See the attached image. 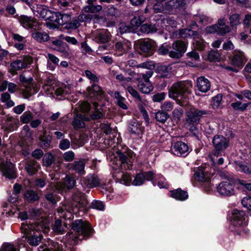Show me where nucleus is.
I'll return each instance as SVG.
<instances>
[{
  "label": "nucleus",
  "instance_id": "nucleus-1",
  "mask_svg": "<svg viewBox=\"0 0 251 251\" xmlns=\"http://www.w3.org/2000/svg\"><path fill=\"white\" fill-rule=\"evenodd\" d=\"M41 211L39 209H33L31 212L32 216L36 219L34 224L31 222L29 224L22 223L21 229L22 233L25 235V240L27 243L32 246H37L41 242L42 236L39 232L41 230L45 233H47L50 230V224L49 220L39 218Z\"/></svg>",
  "mask_w": 251,
  "mask_h": 251
},
{
  "label": "nucleus",
  "instance_id": "nucleus-2",
  "mask_svg": "<svg viewBox=\"0 0 251 251\" xmlns=\"http://www.w3.org/2000/svg\"><path fill=\"white\" fill-rule=\"evenodd\" d=\"M72 204H64L58 208L59 216L66 220H71L73 214H77L80 211L87 210L88 201L83 193L77 191L72 196Z\"/></svg>",
  "mask_w": 251,
  "mask_h": 251
},
{
  "label": "nucleus",
  "instance_id": "nucleus-3",
  "mask_svg": "<svg viewBox=\"0 0 251 251\" xmlns=\"http://www.w3.org/2000/svg\"><path fill=\"white\" fill-rule=\"evenodd\" d=\"M192 87V83L190 81L177 82L173 84L169 90V97L183 105L186 102V94L190 93L189 89Z\"/></svg>",
  "mask_w": 251,
  "mask_h": 251
},
{
  "label": "nucleus",
  "instance_id": "nucleus-4",
  "mask_svg": "<svg viewBox=\"0 0 251 251\" xmlns=\"http://www.w3.org/2000/svg\"><path fill=\"white\" fill-rule=\"evenodd\" d=\"M231 230L239 235H243L248 232L247 228V220L245 213L241 210L234 209L232 211L230 216Z\"/></svg>",
  "mask_w": 251,
  "mask_h": 251
},
{
  "label": "nucleus",
  "instance_id": "nucleus-5",
  "mask_svg": "<svg viewBox=\"0 0 251 251\" xmlns=\"http://www.w3.org/2000/svg\"><path fill=\"white\" fill-rule=\"evenodd\" d=\"M72 226L75 233L70 234L69 238L74 241V243H76L77 240L89 237L93 231L89 223L82 220L75 221Z\"/></svg>",
  "mask_w": 251,
  "mask_h": 251
},
{
  "label": "nucleus",
  "instance_id": "nucleus-6",
  "mask_svg": "<svg viewBox=\"0 0 251 251\" xmlns=\"http://www.w3.org/2000/svg\"><path fill=\"white\" fill-rule=\"evenodd\" d=\"M134 156V153L130 150L125 152L119 151L116 155H111L109 159L115 165L113 167L114 169L126 170L131 169Z\"/></svg>",
  "mask_w": 251,
  "mask_h": 251
},
{
  "label": "nucleus",
  "instance_id": "nucleus-7",
  "mask_svg": "<svg viewBox=\"0 0 251 251\" xmlns=\"http://www.w3.org/2000/svg\"><path fill=\"white\" fill-rule=\"evenodd\" d=\"M0 172L2 176L9 179L16 177L15 166L10 161L9 155L5 152L0 153Z\"/></svg>",
  "mask_w": 251,
  "mask_h": 251
},
{
  "label": "nucleus",
  "instance_id": "nucleus-8",
  "mask_svg": "<svg viewBox=\"0 0 251 251\" xmlns=\"http://www.w3.org/2000/svg\"><path fill=\"white\" fill-rule=\"evenodd\" d=\"M165 0H155L156 3L153 6L155 12L171 11L176 9L183 8L185 4V0H171L165 3L164 6H160L158 3Z\"/></svg>",
  "mask_w": 251,
  "mask_h": 251
},
{
  "label": "nucleus",
  "instance_id": "nucleus-9",
  "mask_svg": "<svg viewBox=\"0 0 251 251\" xmlns=\"http://www.w3.org/2000/svg\"><path fill=\"white\" fill-rule=\"evenodd\" d=\"M152 75L151 71L146 72L138 75L137 80L138 81V88L140 91L144 94H149L153 89V86L149 78Z\"/></svg>",
  "mask_w": 251,
  "mask_h": 251
},
{
  "label": "nucleus",
  "instance_id": "nucleus-10",
  "mask_svg": "<svg viewBox=\"0 0 251 251\" xmlns=\"http://www.w3.org/2000/svg\"><path fill=\"white\" fill-rule=\"evenodd\" d=\"M212 144L215 149L213 152V156L217 157L223 151L226 150L229 146V140L223 135H216L214 136L212 139ZM211 159L214 162V157Z\"/></svg>",
  "mask_w": 251,
  "mask_h": 251
},
{
  "label": "nucleus",
  "instance_id": "nucleus-11",
  "mask_svg": "<svg viewBox=\"0 0 251 251\" xmlns=\"http://www.w3.org/2000/svg\"><path fill=\"white\" fill-rule=\"evenodd\" d=\"M54 18H55L54 21L56 24L62 25H66L65 28L67 29H75L80 25L79 22L76 20L71 21V17L69 14L54 13Z\"/></svg>",
  "mask_w": 251,
  "mask_h": 251
},
{
  "label": "nucleus",
  "instance_id": "nucleus-12",
  "mask_svg": "<svg viewBox=\"0 0 251 251\" xmlns=\"http://www.w3.org/2000/svg\"><path fill=\"white\" fill-rule=\"evenodd\" d=\"M75 184V181L73 177L66 176L63 181L58 182L53 186L50 185L48 187L47 190H52L53 188H55L58 193L62 194L72 188Z\"/></svg>",
  "mask_w": 251,
  "mask_h": 251
},
{
  "label": "nucleus",
  "instance_id": "nucleus-13",
  "mask_svg": "<svg viewBox=\"0 0 251 251\" xmlns=\"http://www.w3.org/2000/svg\"><path fill=\"white\" fill-rule=\"evenodd\" d=\"M208 113L204 110H201L195 108H191L186 112V124L189 125L198 124L199 123L201 117L203 115Z\"/></svg>",
  "mask_w": 251,
  "mask_h": 251
},
{
  "label": "nucleus",
  "instance_id": "nucleus-14",
  "mask_svg": "<svg viewBox=\"0 0 251 251\" xmlns=\"http://www.w3.org/2000/svg\"><path fill=\"white\" fill-rule=\"evenodd\" d=\"M154 178V173L152 171L141 172L136 174L132 184L134 186H140L143 184L146 180H147L152 181L153 185H154V182L153 181Z\"/></svg>",
  "mask_w": 251,
  "mask_h": 251
},
{
  "label": "nucleus",
  "instance_id": "nucleus-15",
  "mask_svg": "<svg viewBox=\"0 0 251 251\" xmlns=\"http://www.w3.org/2000/svg\"><path fill=\"white\" fill-rule=\"evenodd\" d=\"M217 191L223 196H231L235 194L234 185L229 181L221 182L217 187Z\"/></svg>",
  "mask_w": 251,
  "mask_h": 251
},
{
  "label": "nucleus",
  "instance_id": "nucleus-16",
  "mask_svg": "<svg viewBox=\"0 0 251 251\" xmlns=\"http://www.w3.org/2000/svg\"><path fill=\"white\" fill-rule=\"evenodd\" d=\"M173 50L170 51L169 56L171 58H179L186 51V45L180 41H176L172 44Z\"/></svg>",
  "mask_w": 251,
  "mask_h": 251
},
{
  "label": "nucleus",
  "instance_id": "nucleus-17",
  "mask_svg": "<svg viewBox=\"0 0 251 251\" xmlns=\"http://www.w3.org/2000/svg\"><path fill=\"white\" fill-rule=\"evenodd\" d=\"M172 153L178 156L185 157L190 152L188 145L182 141L175 143L171 149Z\"/></svg>",
  "mask_w": 251,
  "mask_h": 251
},
{
  "label": "nucleus",
  "instance_id": "nucleus-18",
  "mask_svg": "<svg viewBox=\"0 0 251 251\" xmlns=\"http://www.w3.org/2000/svg\"><path fill=\"white\" fill-rule=\"evenodd\" d=\"M32 62V58L28 55H26L12 61L11 63V66L15 70H20L27 68Z\"/></svg>",
  "mask_w": 251,
  "mask_h": 251
},
{
  "label": "nucleus",
  "instance_id": "nucleus-19",
  "mask_svg": "<svg viewBox=\"0 0 251 251\" xmlns=\"http://www.w3.org/2000/svg\"><path fill=\"white\" fill-rule=\"evenodd\" d=\"M0 251H27V249L23 241L19 240L15 245L11 243L3 244Z\"/></svg>",
  "mask_w": 251,
  "mask_h": 251
},
{
  "label": "nucleus",
  "instance_id": "nucleus-20",
  "mask_svg": "<svg viewBox=\"0 0 251 251\" xmlns=\"http://www.w3.org/2000/svg\"><path fill=\"white\" fill-rule=\"evenodd\" d=\"M92 34L96 42L100 43L107 42L110 37V32L104 29L96 30Z\"/></svg>",
  "mask_w": 251,
  "mask_h": 251
},
{
  "label": "nucleus",
  "instance_id": "nucleus-21",
  "mask_svg": "<svg viewBox=\"0 0 251 251\" xmlns=\"http://www.w3.org/2000/svg\"><path fill=\"white\" fill-rule=\"evenodd\" d=\"M34 14L45 20H49L51 18H54V13L44 5L38 6L34 11Z\"/></svg>",
  "mask_w": 251,
  "mask_h": 251
},
{
  "label": "nucleus",
  "instance_id": "nucleus-22",
  "mask_svg": "<svg viewBox=\"0 0 251 251\" xmlns=\"http://www.w3.org/2000/svg\"><path fill=\"white\" fill-rule=\"evenodd\" d=\"M19 21L21 25L26 29L35 28L38 24L34 18L25 15L19 17Z\"/></svg>",
  "mask_w": 251,
  "mask_h": 251
},
{
  "label": "nucleus",
  "instance_id": "nucleus-23",
  "mask_svg": "<svg viewBox=\"0 0 251 251\" xmlns=\"http://www.w3.org/2000/svg\"><path fill=\"white\" fill-rule=\"evenodd\" d=\"M206 168L203 167H200L195 170V178L200 182L208 181L210 178L211 175L207 173Z\"/></svg>",
  "mask_w": 251,
  "mask_h": 251
},
{
  "label": "nucleus",
  "instance_id": "nucleus-24",
  "mask_svg": "<svg viewBox=\"0 0 251 251\" xmlns=\"http://www.w3.org/2000/svg\"><path fill=\"white\" fill-rule=\"evenodd\" d=\"M85 166V162L83 160H79L69 164L67 168L69 170L74 171L78 175L82 176L85 173L84 170Z\"/></svg>",
  "mask_w": 251,
  "mask_h": 251
},
{
  "label": "nucleus",
  "instance_id": "nucleus-25",
  "mask_svg": "<svg viewBox=\"0 0 251 251\" xmlns=\"http://www.w3.org/2000/svg\"><path fill=\"white\" fill-rule=\"evenodd\" d=\"M86 94L88 97L98 99L99 97H101L103 92L99 86L94 84L87 87Z\"/></svg>",
  "mask_w": 251,
  "mask_h": 251
},
{
  "label": "nucleus",
  "instance_id": "nucleus-26",
  "mask_svg": "<svg viewBox=\"0 0 251 251\" xmlns=\"http://www.w3.org/2000/svg\"><path fill=\"white\" fill-rule=\"evenodd\" d=\"M197 86L199 91L206 93L210 89L211 84L208 79L204 76H200L197 78Z\"/></svg>",
  "mask_w": 251,
  "mask_h": 251
},
{
  "label": "nucleus",
  "instance_id": "nucleus-27",
  "mask_svg": "<svg viewBox=\"0 0 251 251\" xmlns=\"http://www.w3.org/2000/svg\"><path fill=\"white\" fill-rule=\"evenodd\" d=\"M83 183L88 188L98 186L100 184V180L95 175L90 174L83 178Z\"/></svg>",
  "mask_w": 251,
  "mask_h": 251
},
{
  "label": "nucleus",
  "instance_id": "nucleus-28",
  "mask_svg": "<svg viewBox=\"0 0 251 251\" xmlns=\"http://www.w3.org/2000/svg\"><path fill=\"white\" fill-rule=\"evenodd\" d=\"M129 130L134 134H139L143 131V128L141 126V122L135 119L130 121L129 126Z\"/></svg>",
  "mask_w": 251,
  "mask_h": 251
},
{
  "label": "nucleus",
  "instance_id": "nucleus-29",
  "mask_svg": "<svg viewBox=\"0 0 251 251\" xmlns=\"http://www.w3.org/2000/svg\"><path fill=\"white\" fill-rule=\"evenodd\" d=\"M154 46V42L152 40L147 39L140 42V48L143 52L152 53Z\"/></svg>",
  "mask_w": 251,
  "mask_h": 251
},
{
  "label": "nucleus",
  "instance_id": "nucleus-30",
  "mask_svg": "<svg viewBox=\"0 0 251 251\" xmlns=\"http://www.w3.org/2000/svg\"><path fill=\"white\" fill-rule=\"evenodd\" d=\"M170 196L178 201H185L187 199L188 195L187 192L180 189H177L170 192Z\"/></svg>",
  "mask_w": 251,
  "mask_h": 251
},
{
  "label": "nucleus",
  "instance_id": "nucleus-31",
  "mask_svg": "<svg viewBox=\"0 0 251 251\" xmlns=\"http://www.w3.org/2000/svg\"><path fill=\"white\" fill-rule=\"evenodd\" d=\"M76 114V117L74 119L73 121V125L75 129H78L80 128L84 127L85 126V121H89V118L85 117L82 116L81 114Z\"/></svg>",
  "mask_w": 251,
  "mask_h": 251
},
{
  "label": "nucleus",
  "instance_id": "nucleus-32",
  "mask_svg": "<svg viewBox=\"0 0 251 251\" xmlns=\"http://www.w3.org/2000/svg\"><path fill=\"white\" fill-rule=\"evenodd\" d=\"M226 19L224 17L218 20L217 25L218 27V34L224 35L230 31L229 26L226 25Z\"/></svg>",
  "mask_w": 251,
  "mask_h": 251
},
{
  "label": "nucleus",
  "instance_id": "nucleus-33",
  "mask_svg": "<svg viewBox=\"0 0 251 251\" xmlns=\"http://www.w3.org/2000/svg\"><path fill=\"white\" fill-rule=\"evenodd\" d=\"M40 168V165L35 161H30L26 164L25 169L28 175H33L36 174Z\"/></svg>",
  "mask_w": 251,
  "mask_h": 251
},
{
  "label": "nucleus",
  "instance_id": "nucleus-34",
  "mask_svg": "<svg viewBox=\"0 0 251 251\" xmlns=\"http://www.w3.org/2000/svg\"><path fill=\"white\" fill-rule=\"evenodd\" d=\"M198 33L196 31H194L190 29L184 28L179 30V35L180 37L183 39H187L188 38H193L194 40L195 38L198 37Z\"/></svg>",
  "mask_w": 251,
  "mask_h": 251
},
{
  "label": "nucleus",
  "instance_id": "nucleus-35",
  "mask_svg": "<svg viewBox=\"0 0 251 251\" xmlns=\"http://www.w3.org/2000/svg\"><path fill=\"white\" fill-rule=\"evenodd\" d=\"M24 199L30 202H33L39 200V197L37 193L32 190L28 189L24 194Z\"/></svg>",
  "mask_w": 251,
  "mask_h": 251
},
{
  "label": "nucleus",
  "instance_id": "nucleus-36",
  "mask_svg": "<svg viewBox=\"0 0 251 251\" xmlns=\"http://www.w3.org/2000/svg\"><path fill=\"white\" fill-rule=\"evenodd\" d=\"M244 59V55L242 52L240 51L235 50L234 51V56L232 59V62L233 65L237 66H242Z\"/></svg>",
  "mask_w": 251,
  "mask_h": 251
},
{
  "label": "nucleus",
  "instance_id": "nucleus-37",
  "mask_svg": "<svg viewBox=\"0 0 251 251\" xmlns=\"http://www.w3.org/2000/svg\"><path fill=\"white\" fill-rule=\"evenodd\" d=\"M32 37L39 42L47 41L49 39V35L44 31H35L32 33Z\"/></svg>",
  "mask_w": 251,
  "mask_h": 251
},
{
  "label": "nucleus",
  "instance_id": "nucleus-38",
  "mask_svg": "<svg viewBox=\"0 0 251 251\" xmlns=\"http://www.w3.org/2000/svg\"><path fill=\"white\" fill-rule=\"evenodd\" d=\"M40 246L39 251H64L63 249V246L58 243L52 242V241L49 245V247L44 249Z\"/></svg>",
  "mask_w": 251,
  "mask_h": 251
},
{
  "label": "nucleus",
  "instance_id": "nucleus-39",
  "mask_svg": "<svg viewBox=\"0 0 251 251\" xmlns=\"http://www.w3.org/2000/svg\"><path fill=\"white\" fill-rule=\"evenodd\" d=\"M193 43L195 48L199 50H204L207 45V43L201 38L199 34H198L197 38H195Z\"/></svg>",
  "mask_w": 251,
  "mask_h": 251
},
{
  "label": "nucleus",
  "instance_id": "nucleus-40",
  "mask_svg": "<svg viewBox=\"0 0 251 251\" xmlns=\"http://www.w3.org/2000/svg\"><path fill=\"white\" fill-rule=\"evenodd\" d=\"M47 57L48 58V67L50 70H53L55 68V65L58 64L59 59L51 53H48Z\"/></svg>",
  "mask_w": 251,
  "mask_h": 251
},
{
  "label": "nucleus",
  "instance_id": "nucleus-41",
  "mask_svg": "<svg viewBox=\"0 0 251 251\" xmlns=\"http://www.w3.org/2000/svg\"><path fill=\"white\" fill-rule=\"evenodd\" d=\"M114 96L117 100V104L120 108L123 109L128 108L126 99L122 97L119 92H115Z\"/></svg>",
  "mask_w": 251,
  "mask_h": 251
},
{
  "label": "nucleus",
  "instance_id": "nucleus-42",
  "mask_svg": "<svg viewBox=\"0 0 251 251\" xmlns=\"http://www.w3.org/2000/svg\"><path fill=\"white\" fill-rule=\"evenodd\" d=\"M230 25L232 29L236 28V26L241 24L240 15L239 14H234L229 18Z\"/></svg>",
  "mask_w": 251,
  "mask_h": 251
},
{
  "label": "nucleus",
  "instance_id": "nucleus-43",
  "mask_svg": "<svg viewBox=\"0 0 251 251\" xmlns=\"http://www.w3.org/2000/svg\"><path fill=\"white\" fill-rule=\"evenodd\" d=\"M101 9L102 6L100 5L90 4L84 7L82 11L86 13H94L100 11Z\"/></svg>",
  "mask_w": 251,
  "mask_h": 251
},
{
  "label": "nucleus",
  "instance_id": "nucleus-44",
  "mask_svg": "<svg viewBox=\"0 0 251 251\" xmlns=\"http://www.w3.org/2000/svg\"><path fill=\"white\" fill-rule=\"evenodd\" d=\"M76 106L75 110H79L83 113H87L90 109V104L85 101L79 102Z\"/></svg>",
  "mask_w": 251,
  "mask_h": 251
},
{
  "label": "nucleus",
  "instance_id": "nucleus-45",
  "mask_svg": "<svg viewBox=\"0 0 251 251\" xmlns=\"http://www.w3.org/2000/svg\"><path fill=\"white\" fill-rule=\"evenodd\" d=\"M140 30L143 33L149 34L156 32L157 28L153 25L146 24L141 25Z\"/></svg>",
  "mask_w": 251,
  "mask_h": 251
},
{
  "label": "nucleus",
  "instance_id": "nucleus-46",
  "mask_svg": "<svg viewBox=\"0 0 251 251\" xmlns=\"http://www.w3.org/2000/svg\"><path fill=\"white\" fill-rule=\"evenodd\" d=\"M1 100L5 103L8 107H12L14 105V102L11 100L10 96L8 93H3L1 94Z\"/></svg>",
  "mask_w": 251,
  "mask_h": 251
},
{
  "label": "nucleus",
  "instance_id": "nucleus-47",
  "mask_svg": "<svg viewBox=\"0 0 251 251\" xmlns=\"http://www.w3.org/2000/svg\"><path fill=\"white\" fill-rule=\"evenodd\" d=\"M250 103H242L240 101H237L234 102H232L231 104V106L235 110H240V111H244L247 109Z\"/></svg>",
  "mask_w": 251,
  "mask_h": 251
},
{
  "label": "nucleus",
  "instance_id": "nucleus-48",
  "mask_svg": "<svg viewBox=\"0 0 251 251\" xmlns=\"http://www.w3.org/2000/svg\"><path fill=\"white\" fill-rule=\"evenodd\" d=\"M146 18L143 15L135 16L131 20V25L133 26H139L145 21Z\"/></svg>",
  "mask_w": 251,
  "mask_h": 251
},
{
  "label": "nucleus",
  "instance_id": "nucleus-49",
  "mask_svg": "<svg viewBox=\"0 0 251 251\" xmlns=\"http://www.w3.org/2000/svg\"><path fill=\"white\" fill-rule=\"evenodd\" d=\"M222 97L223 95L221 94H219L212 98L211 105L213 108L217 109L220 106Z\"/></svg>",
  "mask_w": 251,
  "mask_h": 251
},
{
  "label": "nucleus",
  "instance_id": "nucleus-50",
  "mask_svg": "<svg viewBox=\"0 0 251 251\" xmlns=\"http://www.w3.org/2000/svg\"><path fill=\"white\" fill-rule=\"evenodd\" d=\"M64 229V226H62L61 221L60 220H56L53 226V231L58 234H62Z\"/></svg>",
  "mask_w": 251,
  "mask_h": 251
},
{
  "label": "nucleus",
  "instance_id": "nucleus-51",
  "mask_svg": "<svg viewBox=\"0 0 251 251\" xmlns=\"http://www.w3.org/2000/svg\"><path fill=\"white\" fill-rule=\"evenodd\" d=\"M155 67L154 63L152 61H147L142 63L138 64L137 68H142L147 69L148 70L146 72L151 71L153 73L152 70Z\"/></svg>",
  "mask_w": 251,
  "mask_h": 251
},
{
  "label": "nucleus",
  "instance_id": "nucleus-52",
  "mask_svg": "<svg viewBox=\"0 0 251 251\" xmlns=\"http://www.w3.org/2000/svg\"><path fill=\"white\" fill-rule=\"evenodd\" d=\"M168 117V114L163 111H159L155 114L156 120L161 123H164Z\"/></svg>",
  "mask_w": 251,
  "mask_h": 251
},
{
  "label": "nucleus",
  "instance_id": "nucleus-53",
  "mask_svg": "<svg viewBox=\"0 0 251 251\" xmlns=\"http://www.w3.org/2000/svg\"><path fill=\"white\" fill-rule=\"evenodd\" d=\"M46 199L52 204H55L59 200V197L53 192H48L45 195Z\"/></svg>",
  "mask_w": 251,
  "mask_h": 251
},
{
  "label": "nucleus",
  "instance_id": "nucleus-54",
  "mask_svg": "<svg viewBox=\"0 0 251 251\" xmlns=\"http://www.w3.org/2000/svg\"><path fill=\"white\" fill-rule=\"evenodd\" d=\"M195 20L199 21L200 23L202 24H206L210 22V19L204 15L203 13H198L195 15Z\"/></svg>",
  "mask_w": 251,
  "mask_h": 251
},
{
  "label": "nucleus",
  "instance_id": "nucleus-55",
  "mask_svg": "<svg viewBox=\"0 0 251 251\" xmlns=\"http://www.w3.org/2000/svg\"><path fill=\"white\" fill-rule=\"evenodd\" d=\"M101 191L103 193L106 195L107 197L111 200L113 198V196L110 195V193L113 192V189L109 184H104L101 186Z\"/></svg>",
  "mask_w": 251,
  "mask_h": 251
},
{
  "label": "nucleus",
  "instance_id": "nucleus-56",
  "mask_svg": "<svg viewBox=\"0 0 251 251\" xmlns=\"http://www.w3.org/2000/svg\"><path fill=\"white\" fill-rule=\"evenodd\" d=\"M120 182L122 184L130 185L131 182V177L127 173H123L121 175V178L119 180Z\"/></svg>",
  "mask_w": 251,
  "mask_h": 251
},
{
  "label": "nucleus",
  "instance_id": "nucleus-57",
  "mask_svg": "<svg viewBox=\"0 0 251 251\" xmlns=\"http://www.w3.org/2000/svg\"><path fill=\"white\" fill-rule=\"evenodd\" d=\"M17 127V124L15 120H9L7 121L6 124L3 128H4L5 130L12 131L14 130Z\"/></svg>",
  "mask_w": 251,
  "mask_h": 251
},
{
  "label": "nucleus",
  "instance_id": "nucleus-58",
  "mask_svg": "<svg viewBox=\"0 0 251 251\" xmlns=\"http://www.w3.org/2000/svg\"><path fill=\"white\" fill-rule=\"evenodd\" d=\"M116 54L118 56L122 55L126 53V48H124L122 42H117L115 44Z\"/></svg>",
  "mask_w": 251,
  "mask_h": 251
},
{
  "label": "nucleus",
  "instance_id": "nucleus-59",
  "mask_svg": "<svg viewBox=\"0 0 251 251\" xmlns=\"http://www.w3.org/2000/svg\"><path fill=\"white\" fill-rule=\"evenodd\" d=\"M90 207L93 209L102 211L104 210V205L102 201L97 200H94L91 202Z\"/></svg>",
  "mask_w": 251,
  "mask_h": 251
},
{
  "label": "nucleus",
  "instance_id": "nucleus-60",
  "mask_svg": "<svg viewBox=\"0 0 251 251\" xmlns=\"http://www.w3.org/2000/svg\"><path fill=\"white\" fill-rule=\"evenodd\" d=\"M53 159L52 154L50 153H46L43 157V163L45 166H49L52 163Z\"/></svg>",
  "mask_w": 251,
  "mask_h": 251
},
{
  "label": "nucleus",
  "instance_id": "nucleus-61",
  "mask_svg": "<svg viewBox=\"0 0 251 251\" xmlns=\"http://www.w3.org/2000/svg\"><path fill=\"white\" fill-rule=\"evenodd\" d=\"M32 118V114L29 111L25 112L20 117L21 121L24 124L28 123Z\"/></svg>",
  "mask_w": 251,
  "mask_h": 251
},
{
  "label": "nucleus",
  "instance_id": "nucleus-62",
  "mask_svg": "<svg viewBox=\"0 0 251 251\" xmlns=\"http://www.w3.org/2000/svg\"><path fill=\"white\" fill-rule=\"evenodd\" d=\"M103 116V112L101 108L95 109L90 115V118L92 120L100 119Z\"/></svg>",
  "mask_w": 251,
  "mask_h": 251
},
{
  "label": "nucleus",
  "instance_id": "nucleus-63",
  "mask_svg": "<svg viewBox=\"0 0 251 251\" xmlns=\"http://www.w3.org/2000/svg\"><path fill=\"white\" fill-rule=\"evenodd\" d=\"M85 75L91 83L98 82L99 78L94 74H93L90 71L86 70L85 71Z\"/></svg>",
  "mask_w": 251,
  "mask_h": 251
},
{
  "label": "nucleus",
  "instance_id": "nucleus-64",
  "mask_svg": "<svg viewBox=\"0 0 251 251\" xmlns=\"http://www.w3.org/2000/svg\"><path fill=\"white\" fill-rule=\"evenodd\" d=\"M242 204L244 207L251 210V197L249 196L244 197L242 200Z\"/></svg>",
  "mask_w": 251,
  "mask_h": 251
}]
</instances>
